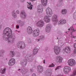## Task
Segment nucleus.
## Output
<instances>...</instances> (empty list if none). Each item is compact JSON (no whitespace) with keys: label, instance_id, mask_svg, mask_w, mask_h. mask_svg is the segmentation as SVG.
Listing matches in <instances>:
<instances>
[{"label":"nucleus","instance_id":"38","mask_svg":"<svg viewBox=\"0 0 76 76\" xmlns=\"http://www.w3.org/2000/svg\"><path fill=\"white\" fill-rule=\"evenodd\" d=\"M28 42L29 44H30V43H31V39H28Z\"/></svg>","mask_w":76,"mask_h":76},{"label":"nucleus","instance_id":"17","mask_svg":"<svg viewBox=\"0 0 76 76\" xmlns=\"http://www.w3.org/2000/svg\"><path fill=\"white\" fill-rule=\"evenodd\" d=\"M51 30V26L49 25H47L46 28V31L47 33L50 32Z\"/></svg>","mask_w":76,"mask_h":76},{"label":"nucleus","instance_id":"7","mask_svg":"<svg viewBox=\"0 0 76 76\" xmlns=\"http://www.w3.org/2000/svg\"><path fill=\"white\" fill-rule=\"evenodd\" d=\"M54 51L56 55H58L60 52V48L58 46H55L54 47Z\"/></svg>","mask_w":76,"mask_h":76},{"label":"nucleus","instance_id":"44","mask_svg":"<svg viewBox=\"0 0 76 76\" xmlns=\"http://www.w3.org/2000/svg\"><path fill=\"white\" fill-rule=\"evenodd\" d=\"M32 76H37V75H36V74H33L32 75Z\"/></svg>","mask_w":76,"mask_h":76},{"label":"nucleus","instance_id":"5","mask_svg":"<svg viewBox=\"0 0 76 76\" xmlns=\"http://www.w3.org/2000/svg\"><path fill=\"white\" fill-rule=\"evenodd\" d=\"M63 71L65 74H68L71 71V68L68 66H65L64 68Z\"/></svg>","mask_w":76,"mask_h":76},{"label":"nucleus","instance_id":"32","mask_svg":"<svg viewBox=\"0 0 76 76\" xmlns=\"http://www.w3.org/2000/svg\"><path fill=\"white\" fill-rule=\"evenodd\" d=\"M47 76H50L51 75V72H48L47 73Z\"/></svg>","mask_w":76,"mask_h":76},{"label":"nucleus","instance_id":"8","mask_svg":"<svg viewBox=\"0 0 76 76\" xmlns=\"http://www.w3.org/2000/svg\"><path fill=\"white\" fill-rule=\"evenodd\" d=\"M39 29L37 28L34 30L33 32V36L34 37H37L39 35Z\"/></svg>","mask_w":76,"mask_h":76},{"label":"nucleus","instance_id":"50","mask_svg":"<svg viewBox=\"0 0 76 76\" xmlns=\"http://www.w3.org/2000/svg\"><path fill=\"white\" fill-rule=\"evenodd\" d=\"M75 37H73V38H75Z\"/></svg>","mask_w":76,"mask_h":76},{"label":"nucleus","instance_id":"3","mask_svg":"<svg viewBox=\"0 0 76 76\" xmlns=\"http://www.w3.org/2000/svg\"><path fill=\"white\" fill-rule=\"evenodd\" d=\"M17 46L18 48H21V49L24 48L26 47L25 44L23 42H19L18 43Z\"/></svg>","mask_w":76,"mask_h":76},{"label":"nucleus","instance_id":"34","mask_svg":"<svg viewBox=\"0 0 76 76\" xmlns=\"http://www.w3.org/2000/svg\"><path fill=\"white\" fill-rule=\"evenodd\" d=\"M30 56H30V54H28L26 56V59H28V57H30Z\"/></svg>","mask_w":76,"mask_h":76},{"label":"nucleus","instance_id":"40","mask_svg":"<svg viewBox=\"0 0 76 76\" xmlns=\"http://www.w3.org/2000/svg\"><path fill=\"white\" fill-rule=\"evenodd\" d=\"M73 53L74 54H76V49H75L74 50Z\"/></svg>","mask_w":76,"mask_h":76},{"label":"nucleus","instance_id":"27","mask_svg":"<svg viewBox=\"0 0 76 76\" xmlns=\"http://www.w3.org/2000/svg\"><path fill=\"white\" fill-rule=\"evenodd\" d=\"M12 15L13 18H15L17 17V15H16V12L15 11H14L12 12Z\"/></svg>","mask_w":76,"mask_h":76},{"label":"nucleus","instance_id":"46","mask_svg":"<svg viewBox=\"0 0 76 76\" xmlns=\"http://www.w3.org/2000/svg\"><path fill=\"white\" fill-rule=\"evenodd\" d=\"M43 63L45 64V60H44L43 61Z\"/></svg>","mask_w":76,"mask_h":76},{"label":"nucleus","instance_id":"42","mask_svg":"<svg viewBox=\"0 0 76 76\" xmlns=\"http://www.w3.org/2000/svg\"><path fill=\"white\" fill-rule=\"evenodd\" d=\"M60 45H61V47L63 46V45H64L63 44L61 43H60Z\"/></svg>","mask_w":76,"mask_h":76},{"label":"nucleus","instance_id":"55","mask_svg":"<svg viewBox=\"0 0 76 76\" xmlns=\"http://www.w3.org/2000/svg\"><path fill=\"white\" fill-rule=\"evenodd\" d=\"M58 39V38H57V39Z\"/></svg>","mask_w":76,"mask_h":76},{"label":"nucleus","instance_id":"13","mask_svg":"<svg viewBox=\"0 0 76 76\" xmlns=\"http://www.w3.org/2000/svg\"><path fill=\"white\" fill-rule=\"evenodd\" d=\"M21 17L22 19H25L26 17V15L24 11H22L20 14Z\"/></svg>","mask_w":76,"mask_h":76},{"label":"nucleus","instance_id":"33","mask_svg":"<svg viewBox=\"0 0 76 76\" xmlns=\"http://www.w3.org/2000/svg\"><path fill=\"white\" fill-rule=\"evenodd\" d=\"M3 51V50H1L0 51V56H1V55H3V53H4Z\"/></svg>","mask_w":76,"mask_h":76},{"label":"nucleus","instance_id":"12","mask_svg":"<svg viewBox=\"0 0 76 76\" xmlns=\"http://www.w3.org/2000/svg\"><path fill=\"white\" fill-rule=\"evenodd\" d=\"M65 52L67 54H69L71 52V49L70 47L69 46H67L65 48Z\"/></svg>","mask_w":76,"mask_h":76},{"label":"nucleus","instance_id":"45","mask_svg":"<svg viewBox=\"0 0 76 76\" xmlns=\"http://www.w3.org/2000/svg\"><path fill=\"white\" fill-rule=\"evenodd\" d=\"M20 0L22 2H23V1H25V0Z\"/></svg>","mask_w":76,"mask_h":76},{"label":"nucleus","instance_id":"52","mask_svg":"<svg viewBox=\"0 0 76 76\" xmlns=\"http://www.w3.org/2000/svg\"><path fill=\"white\" fill-rule=\"evenodd\" d=\"M31 71L32 72V69H31Z\"/></svg>","mask_w":76,"mask_h":76},{"label":"nucleus","instance_id":"53","mask_svg":"<svg viewBox=\"0 0 76 76\" xmlns=\"http://www.w3.org/2000/svg\"><path fill=\"white\" fill-rule=\"evenodd\" d=\"M47 72H48V70H47Z\"/></svg>","mask_w":76,"mask_h":76},{"label":"nucleus","instance_id":"15","mask_svg":"<svg viewBox=\"0 0 76 76\" xmlns=\"http://www.w3.org/2000/svg\"><path fill=\"white\" fill-rule=\"evenodd\" d=\"M44 20L45 22H46L47 23L48 22H49L50 21V18L48 16H45L44 18Z\"/></svg>","mask_w":76,"mask_h":76},{"label":"nucleus","instance_id":"31","mask_svg":"<svg viewBox=\"0 0 76 76\" xmlns=\"http://www.w3.org/2000/svg\"><path fill=\"white\" fill-rule=\"evenodd\" d=\"M10 53H11L12 54V55L10 56V57H13V56H14V55H15V52L13 51H12L10 52Z\"/></svg>","mask_w":76,"mask_h":76},{"label":"nucleus","instance_id":"36","mask_svg":"<svg viewBox=\"0 0 76 76\" xmlns=\"http://www.w3.org/2000/svg\"><path fill=\"white\" fill-rule=\"evenodd\" d=\"M61 66H57L56 69H55V70H57V69H60V68H61Z\"/></svg>","mask_w":76,"mask_h":76},{"label":"nucleus","instance_id":"37","mask_svg":"<svg viewBox=\"0 0 76 76\" xmlns=\"http://www.w3.org/2000/svg\"><path fill=\"white\" fill-rule=\"evenodd\" d=\"M70 29L71 30V31H72L73 32H74V31H75V30H74V28H73V27H71L70 28Z\"/></svg>","mask_w":76,"mask_h":76},{"label":"nucleus","instance_id":"41","mask_svg":"<svg viewBox=\"0 0 76 76\" xmlns=\"http://www.w3.org/2000/svg\"><path fill=\"white\" fill-rule=\"evenodd\" d=\"M16 27L17 29H19V26L18 25H17L16 26Z\"/></svg>","mask_w":76,"mask_h":76},{"label":"nucleus","instance_id":"21","mask_svg":"<svg viewBox=\"0 0 76 76\" xmlns=\"http://www.w3.org/2000/svg\"><path fill=\"white\" fill-rule=\"evenodd\" d=\"M21 71L23 75H25L28 72V70L27 69H21Z\"/></svg>","mask_w":76,"mask_h":76},{"label":"nucleus","instance_id":"10","mask_svg":"<svg viewBox=\"0 0 76 76\" xmlns=\"http://www.w3.org/2000/svg\"><path fill=\"white\" fill-rule=\"evenodd\" d=\"M15 59L13 58H12L10 59L9 61V65L10 66H13V65L15 64Z\"/></svg>","mask_w":76,"mask_h":76},{"label":"nucleus","instance_id":"24","mask_svg":"<svg viewBox=\"0 0 76 76\" xmlns=\"http://www.w3.org/2000/svg\"><path fill=\"white\" fill-rule=\"evenodd\" d=\"M27 59H25L24 60H23L22 61V64H23V66H26V65L27 64Z\"/></svg>","mask_w":76,"mask_h":76},{"label":"nucleus","instance_id":"4","mask_svg":"<svg viewBox=\"0 0 76 76\" xmlns=\"http://www.w3.org/2000/svg\"><path fill=\"white\" fill-rule=\"evenodd\" d=\"M46 14L48 17H51L53 15V11L50 8H48L46 10Z\"/></svg>","mask_w":76,"mask_h":76},{"label":"nucleus","instance_id":"9","mask_svg":"<svg viewBox=\"0 0 76 76\" xmlns=\"http://www.w3.org/2000/svg\"><path fill=\"white\" fill-rule=\"evenodd\" d=\"M44 25V23L43 21L40 20L37 22L36 23V25L38 27L42 28Z\"/></svg>","mask_w":76,"mask_h":76},{"label":"nucleus","instance_id":"14","mask_svg":"<svg viewBox=\"0 0 76 76\" xmlns=\"http://www.w3.org/2000/svg\"><path fill=\"white\" fill-rule=\"evenodd\" d=\"M37 10L38 12H39V13H42V10H43L42 5H40L38 6Z\"/></svg>","mask_w":76,"mask_h":76},{"label":"nucleus","instance_id":"18","mask_svg":"<svg viewBox=\"0 0 76 76\" xmlns=\"http://www.w3.org/2000/svg\"><path fill=\"white\" fill-rule=\"evenodd\" d=\"M37 71L38 72H42L43 71V67L40 66H37Z\"/></svg>","mask_w":76,"mask_h":76},{"label":"nucleus","instance_id":"26","mask_svg":"<svg viewBox=\"0 0 76 76\" xmlns=\"http://www.w3.org/2000/svg\"><path fill=\"white\" fill-rule=\"evenodd\" d=\"M61 13L63 15H66L67 13V10L65 9L62 10Z\"/></svg>","mask_w":76,"mask_h":76},{"label":"nucleus","instance_id":"23","mask_svg":"<svg viewBox=\"0 0 76 76\" xmlns=\"http://www.w3.org/2000/svg\"><path fill=\"white\" fill-rule=\"evenodd\" d=\"M17 23L20 26H23L24 25L23 22L21 21L20 20H19L17 21Z\"/></svg>","mask_w":76,"mask_h":76},{"label":"nucleus","instance_id":"30","mask_svg":"<svg viewBox=\"0 0 76 76\" xmlns=\"http://www.w3.org/2000/svg\"><path fill=\"white\" fill-rule=\"evenodd\" d=\"M39 39H38L37 40V41H39V40H42V39H44V37L43 36H40Z\"/></svg>","mask_w":76,"mask_h":76},{"label":"nucleus","instance_id":"19","mask_svg":"<svg viewBox=\"0 0 76 76\" xmlns=\"http://www.w3.org/2000/svg\"><path fill=\"white\" fill-rule=\"evenodd\" d=\"M43 6H46L47 4V0H41Z\"/></svg>","mask_w":76,"mask_h":76},{"label":"nucleus","instance_id":"11","mask_svg":"<svg viewBox=\"0 0 76 76\" xmlns=\"http://www.w3.org/2000/svg\"><path fill=\"white\" fill-rule=\"evenodd\" d=\"M63 58L60 56H57L56 58V61L57 63H61Z\"/></svg>","mask_w":76,"mask_h":76},{"label":"nucleus","instance_id":"20","mask_svg":"<svg viewBox=\"0 0 76 76\" xmlns=\"http://www.w3.org/2000/svg\"><path fill=\"white\" fill-rule=\"evenodd\" d=\"M27 3L28 5L27 7L30 10H32V7H33V5L31 4V2H27Z\"/></svg>","mask_w":76,"mask_h":76},{"label":"nucleus","instance_id":"47","mask_svg":"<svg viewBox=\"0 0 76 76\" xmlns=\"http://www.w3.org/2000/svg\"><path fill=\"white\" fill-rule=\"evenodd\" d=\"M31 0V1H35V0Z\"/></svg>","mask_w":76,"mask_h":76},{"label":"nucleus","instance_id":"1","mask_svg":"<svg viewBox=\"0 0 76 76\" xmlns=\"http://www.w3.org/2000/svg\"><path fill=\"white\" fill-rule=\"evenodd\" d=\"M3 39L4 41H7L9 43H13L14 42L16 37L12 35V31L10 28H7L3 31Z\"/></svg>","mask_w":76,"mask_h":76},{"label":"nucleus","instance_id":"48","mask_svg":"<svg viewBox=\"0 0 76 76\" xmlns=\"http://www.w3.org/2000/svg\"><path fill=\"white\" fill-rule=\"evenodd\" d=\"M68 30H69H69H70V28H69V29H68Z\"/></svg>","mask_w":76,"mask_h":76},{"label":"nucleus","instance_id":"54","mask_svg":"<svg viewBox=\"0 0 76 76\" xmlns=\"http://www.w3.org/2000/svg\"><path fill=\"white\" fill-rule=\"evenodd\" d=\"M39 9H40V7H39Z\"/></svg>","mask_w":76,"mask_h":76},{"label":"nucleus","instance_id":"29","mask_svg":"<svg viewBox=\"0 0 76 76\" xmlns=\"http://www.w3.org/2000/svg\"><path fill=\"white\" fill-rule=\"evenodd\" d=\"M38 49H34L33 50V54L34 55H35L37 53V52H38Z\"/></svg>","mask_w":76,"mask_h":76},{"label":"nucleus","instance_id":"56","mask_svg":"<svg viewBox=\"0 0 76 76\" xmlns=\"http://www.w3.org/2000/svg\"><path fill=\"white\" fill-rule=\"evenodd\" d=\"M6 60H7V58L6 59Z\"/></svg>","mask_w":76,"mask_h":76},{"label":"nucleus","instance_id":"51","mask_svg":"<svg viewBox=\"0 0 76 76\" xmlns=\"http://www.w3.org/2000/svg\"><path fill=\"white\" fill-rule=\"evenodd\" d=\"M18 70H20V69H18Z\"/></svg>","mask_w":76,"mask_h":76},{"label":"nucleus","instance_id":"16","mask_svg":"<svg viewBox=\"0 0 76 76\" xmlns=\"http://www.w3.org/2000/svg\"><path fill=\"white\" fill-rule=\"evenodd\" d=\"M27 32L28 34H31L32 33V28L30 26H28L27 28Z\"/></svg>","mask_w":76,"mask_h":76},{"label":"nucleus","instance_id":"25","mask_svg":"<svg viewBox=\"0 0 76 76\" xmlns=\"http://www.w3.org/2000/svg\"><path fill=\"white\" fill-rule=\"evenodd\" d=\"M6 72V68H2L1 70V73L2 74H4Z\"/></svg>","mask_w":76,"mask_h":76},{"label":"nucleus","instance_id":"28","mask_svg":"<svg viewBox=\"0 0 76 76\" xmlns=\"http://www.w3.org/2000/svg\"><path fill=\"white\" fill-rule=\"evenodd\" d=\"M73 74L71 75V76H74L75 75H76V68L74 69L73 72Z\"/></svg>","mask_w":76,"mask_h":76},{"label":"nucleus","instance_id":"2","mask_svg":"<svg viewBox=\"0 0 76 76\" xmlns=\"http://www.w3.org/2000/svg\"><path fill=\"white\" fill-rule=\"evenodd\" d=\"M68 63L69 66H74L76 65V61L73 59H70L68 60Z\"/></svg>","mask_w":76,"mask_h":76},{"label":"nucleus","instance_id":"39","mask_svg":"<svg viewBox=\"0 0 76 76\" xmlns=\"http://www.w3.org/2000/svg\"><path fill=\"white\" fill-rule=\"evenodd\" d=\"M74 48H76V43H75L73 45Z\"/></svg>","mask_w":76,"mask_h":76},{"label":"nucleus","instance_id":"49","mask_svg":"<svg viewBox=\"0 0 76 76\" xmlns=\"http://www.w3.org/2000/svg\"><path fill=\"white\" fill-rule=\"evenodd\" d=\"M61 1H63L62 0H61Z\"/></svg>","mask_w":76,"mask_h":76},{"label":"nucleus","instance_id":"35","mask_svg":"<svg viewBox=\"0 0 76 76\" xmlns=\"http://www.w3.org/2000/svg\"><path fill=\"white\" fill-rule=\"evenodd\" d=\"M54 64H52L51 65H50L49 66V67H54Z\"/></svg>","mask_w":76,"mask_h":76},{"label":"nucleus","instance_id":"22","mask_svg":"<svg viewBox=\"0 0 76 76\" xmlns=\"http://www.w3.org/2000/svg\"><path fill=\"white\" fill-rule=\"evenodd\" d=\"M66 23V21L64 20H61L59 21V24L61 25L62 24H64Z\"/></svg>","mask_w":76,"mask_h":76},{"label":"nucleus","instance_id":"43","mask_svg":"<svg viewBox=\"0 0 76 76\" xmlns=\"http://www.w3.org/2000/svg\"><path fill=\"white\" fill-rule=\"evenodd\" d=\"M16 12L18 14H19V11L18 10H17L16 11Z\"/></svg>","mask_w":76,"mask_h":76},{"label":"nucleus","instance_id":"6","mask_svg":"<svg viewBox=\"0 0 76 76\" xmlns=\"http://www.w3.org/2000/svg\"><path fill=\"white\" fill-rule=\"evenodd\" d=\"M52 20L54 22V25H56L58 23V20H57V15H54L52 17Z\"/></svg>","mask_w":76,"mask_h":76}]
</instances>
